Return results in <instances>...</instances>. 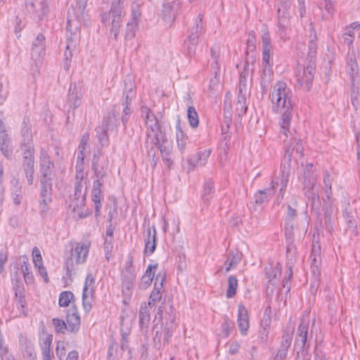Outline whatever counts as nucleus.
Instances as JSON below:
<instances>
[{
    "label": "nucleus",
    "mask_w": 360,
    "mask_h": 360,
    "mask_svg": "<svg viewBox=\"0 0 360 360\" xmlns=\"http://www.w3.org/2000/svg\"><path fill=\"white\" fill-rule=\"evenodd\" d=\"M246 72L244 70L240 76V81L238 84V93L240 94H248V88L247 84Z\"/></svg>",
    "instance_id": "nucleus-49"
},
{
    "label": "nucleus",
    "mask_w": 360,
    "mask_h": 360,
    "mask_svg": "<svg viewBox=\"0 0 360 360\" xmlns=\"http://www.w3.org/2000/svg\"><path fill=\"white\" fill-rule=\"evenodd\" d=\"M32 58L36 65L41 63V59L45 55V46H38L32 47Z\"/></svg>",
    "instance_id": "nucleus-37"
},
{
    "label": "nucleus",
    "mask_w": 360,
    "mask_h": 360,
    "mask_svg": "<svg viewBox=\"0 0 360 360\" xmlns=\"http://www.w3.org/2000/svg\"><path fill=\"white\" fill-rule=\"evenodd\" d=\"M117 110L114 107L103 119V127L107 129L112 130L117 127Z\"/></svg>",
    "instance_id": "nucleus-29"
},
{
    "label": "nucleus",
    "mask_w": 360,
    "mask_h": 360,
    "mask_svg": "<svg viewBox=\"0 0 360 360\" xmlns=\"http://www.w3.org/2000/svg\"><path fill=\"white\" fill-rule=\"evenodd\" d=\"M214 191V183L211 179H209L204 184L203 193L202 195L205 203H209Z\"/></svg>",
    "instance_id": "nucleus-34"
},
{
    "label": "nucleus",
    "mask_w": 360,
    "mask_h": 360,
    "mask_svg": "<svg viewBox=\"0 0 360 360\" xmlns=\"http://www.w3.org/2000/svg\"><path fill=\"white\" fill-rule=\"evenodd\" d=\"M146 302L141 304L139 313V323L141 332L143 335H146L148 332V327L150 321V310Z\"/></svg>",
    "instance_id": "nucleus-18"
},
{
    "label": "nucleus",
    "mask_w": 360,
    "mask_h": 360,
    "mask_svg": "<svg viewBox=\"0 0 360 360\" xmlns=\"http://www.w3.org/2000/svg\"><path fill=\"white\" fill-rule=\"evenodd\" d=\"M39 167L40 168L53 169L54 163L51 161L47 150L41 148L39 153Z\"/></svg>",
    "instance_id": "nucleus-32"
},
{
    "label": "nucleus",
    "mask_w": 360,
    "mask_h": 360,
    "mask_svg": "<svg viewBox=\"0 0 360 360\" xmlns=\"http://www.w3.org/2000/svg\"><path fill=\"white\" fill-rule=\"evenodd\" d=\"M315 318L310 319L309 314L304 315L296 331L295 347L300 351H307L313 338Z\"/></svg>",
    "instance_id": "nucleus-4"
},
{
    "label": "nucleus",
    "mask_w": 360,
    "mask_h": 360,
    "mask_svg": "<svg viewBox=\"0 0 360 360\" xmlns=\"http://www.w3.org/2000/svg\"><path fill=\"white\" fill-rule=\"evenodd\" d=\"M158 147V149L160 151L162 157V160L167 164L168 167L172 164V160L169 158L170 153L172 152V145L167 141L164 135V141L160 143H152Z\"/></svg>",
    "instance_id": "nucleus-25"
},
{
    "label": "nucleus",
    "mask_w": 360,
    "mask_h": 360,
    "mask_svg": "<svg viewBox=\"0 0 360 360\" xmlns=\"http://www.w3.org/2000/svg\"><path fill=\"white\" fill-rule=\"evenodd\" d=\"M359 24L356 22L352 23L349 26L345 28V32L346 34L349 36H352L355 38L356 34V31H358Z\"/></svg>",
    "instance_id": "nucleus-59"
},
{
    "label": "nucleus",
    "mask_w": 360,
    "mask_h": 360,
    "mask_svg": "<svg viewBox=\"0 0 360 360\" xmlns=\"http://www.w3.org/2000/svg\"><path fill=\"white\" fill-rule=\"evenodd\" d=\"M292 338V330L289 328L286 329L282 338L281 347L288 349L291 345Z\"/></svg>",
    "instance_id": "nucleus-47"
},
{
    "label": "nucleus",
    "mask_w": 360,
    "mask_h": 360,
    "mask_svg": "<svg viewBox=\"0 0 360 360\" xmlns=\"http://www.w3.org/2000/svg\"><path fill=\"white\" fill-rule=\"evenodd\" d=\"M135 85L131 80L129 79L127 81H124V94L125 96L124 101H131V100L135 97L134 92Z\"/></svg>",
    "instance_id": "nucleus-36"
},
{
    "label": "nucleus",
    "mask_w": 360,
    "mask_h": 360,
    "mask_svg": "<svg viewBox=\"0 0 360 360\" xmlns=\"http://www.w3.org/2000/svg\"><path fill=\"white\" fill-rule=\"evenodd\" d=\"M86 182L75 181V191L72 199L74 210L75 209L76 207H79L84 205V202L86 200Z\"/></svg>",
    "instance_id": "nucleus-15"
},
{
    "label": "nucleus",
    "mask_w": 360,
    "mask_h": 360,
    "mask_svg": "<svg viewBox=\"0 0 360 360\" xmlns=\"http://www.w3.org/2000/svg\"><path fill=\"white\" fill-rule=\"evenodd\" d=\"M91 243L89 241L77 243L71 249L70 256L64 262V268L67 275H71L75 270V266L86 262L89 255Z\"/></svg>",
    "instance_id": "nucleus-5"
},
{
    "label": "nucleus",
    "mask_w": 360,
    "mask_h": 360,
    "mask_svg": "<svg viewBox=\"0 0 360 360\" xmlns=\"http://www.w3.org/2000/svg\"><path fill=\"white\" fill-rule=\"evenodd\" d=\"M211 149H205L193 155L188 160L193 167H202L205 166L211 154Z\"/></svg>",
    "instance_id": "nucleus-21"
},
{
    "label": "nucleus",
    "mask_w": 360,
    "mask_h": 360,
    "mask_svg": "<svg viewBox=\"0 0 360 360\" xmlns=\"http://www.w3.org/2000/svg\"><path fill=\"white\" fill-rule=\"evenodd\" d=\"M53 335L43 333L39 338V346L41 351L42 360H53L54 356L51 352Z\"/></svg>",
    "instance_id": "nucleus-16"
},
{
    "label": "nucleus",
    "mask_w": 360,
    "mask_h": 360,
    "mask_svg": "<svg viewBox=\"0 0 360 360\" xmlns=\"http://www.w3.org/2000/svg\"><path fill=\"white\" fill-rule=\"evenodd\" d=\"M56 355L62 359L65 355V347L63 342H58L56 347Z\"/></svg>",
    "instance_id": "nucleus-63"
},
{
    "label": "nucleus",
    "mask_w": 360,
    "mask_h": 360,
    "mask_svg": "<svg viewBox=\"0 0 360 360\" xmlns=\"http://www.w3.org/2000/svg\"><path fill=\"white\" fill-rule=\"evenodd\" d=\"M314 75V68L309 65L303 70L302 75L300 76L298 80L302 86H304L307 91L310 90Z\"/></svg>",
    "instance_id": "nucleus-24"
},
{
    "label": "nucleus",
    "mask_w": 360,
    "mask_h": 360,
    "mask_svg": "<svg viewBox=\"0 0 360 360\" xmlns=\"http://www.w3.org/2000/svg\"><path fill=\"white\" fill-rule=\"evenodd\" d=\"M271 80V70L263 69V73L261 79V86L262 89H266Z\"/></svg>",
    "instance_id": "nucleus-50"
},
{
    "label": "nucleus",
    "mask_w": 360,
    "mask_h": 360,
    "mask_svg": "<svg viewBox=\"0 0 360 360\" xmlns=\"http://www.w3.org/2000/svg\"><path fill=\"white\" fill-rule=\"evenodd\" d=\"M75 49V44H74L73 41L70 39H68L65 51L64 52V59L72 60V51Z\"/></svg>",
    "instance_id": "nucleus-55"
},
{
    "label": "nucleus",
    "mask_w": 360,
    "mask_h": 360,
    "mask_svg": "<svg viewBox=\"0 0 360 360\" xmlns=\"http://www.w3.org/2000/svg\"><path fill=\"white\" fill-rule=\"evenodd\" d=\"M40 195H52V179H40Z\"/></svg>",
    "instance_id": "nucleus-45"
},
{
    "label": "nucleus",
    "mask_w": 360,
    "mask_h": 360,
    "mask_svg": "<svg viewBox=\"0 0 360 360\" xmlns=\"http://www.w3.org/2000/svg\"><path fill=\"white\" fill-rule=\"evenodd\" d=\"M33 262L34 266H37L42 264V257L40 254L39 249L34 247L32 250Z\"/></svg>",
    "instance_id": "nucleus-60"
},
{
    "label": "nucleus",
    "mask_w": 360,
    "mask_h": 360,
    "mask_svg": "<svg viewBox=\"0 0 360 360\" xmlns=\"http://www.w3.org/2000/svg\"><path fill=\"white\" fill-rule=\"evenodd\" d=\"M107 129L105 127H98L97 131V138L100 142V143L103 146L106 145L108 143V136H107Z\"/></svg>",
    "instance_id": "nucleus-53"
},
{
    "label": "nucleus",
    "mask_w": 360,
    "mask_h": 360,
    "mask_svg": "<svg viewBox=\"0 0 360 360\" xmlns=\"http://www.w3.org/2000/svg\"><path fill=\"white\" fill-rule=\"evenodd\" d=\"M95 293V278L91 273L86 275L82 293V305L86 312L92 308V300Z\"/></svg>",
    "instance_id": "nucleus-8"
},
{
    "label": "nucleus",
    "mask_w": 360,
    "mask_h": 360,
    "mask_svg": "<svg viewBox=\"0 0 360 360\" xmlns=\"http://www.w3.org/2000/svg\"><path fill=\"white\" fill-rule=\"evenodd\" d=\"M348 73L350 76L352 94H355V88L357 89L360 86V76L359 68L354 53H349L347 59Z\"/></svg>",
    "instance_id": "nucleus-10"
},
{
    "label": "nucleus",
    "mask_w": 360,
    "mask_h": 360,
    "mask_svg": "<svg viewBox=\"0 0 360 360\" xmlns=\"http://www.w3.org/2000/svg\"><path fill=\"white\" fill-rule=\"evenodd\" d=\"M198 44V41L195 40V38L191 39L188 37L184 46V51L185 54L188 57L193 56L195 53Z\"/></svg>",
    "instance_id": "nucleus-33"
},
{
    "label": "nucleus",
    "mask_w": 360,
    "mask_h": 360,
    "mask_svg": "<svg viewBox=\"0 0 360 360\" xmlns=\"http://www.w3.org/2000/svg\"><path fill=\"white\" fill-rule=\"evenodd\" d=\"M181 2L179 0L163 4L162 15L165 20L171 22L180 13Z\"/></svg>",
    "instance_id": "nucleus-14"
},
{
    "label": "nucleus",
    "mask_w": 360,
    "mask_h": 360,
    "mask_svg": "<svg viewBox=\"0 0 360 360\" xmlns=\"http://www.w3.org/2000/svg\"><path fill=\"white\" fill-rule=\"evenodd\" d=\"M157 245V232L155 226L148 227L146 231V238L145 239L144 253L149 256L152 255L156 248Z\"/></svg>",
    "instance_id": "nucleus-17"
},
{
    "label": "nucleus",
    "mask_w": 360,
    "mask_h": 360,
    "mask_svg": "<svg viewBox=\"0 0 360 360\" xmlns=\"http://www.w3.org/2000/svg\"><path fill=\"white\" fill-rule=\"evenodd\" d=\"M131 105L130 101H124L122 103L123 105V110H122V122L124 127H126L127 122H128L129 115L131 112V109L129 108V105Z\"/></svg>",
    "instance_id": "nucleus-48"
},
{
    "label": "nucleus",
    "mask_w": 360,
    "mask_h": 360,
    "mask_svg": "<svg viewBox=\"0 0 360 360\" xmlns=\"http://www.w3.org/2000/svg\"><path fill=\"white\" fill-rule=\"evenodd\" d=\"M112 241L113 239L112 238H105L103 249L105 252V257L108 261H109L110 257H112V251L113 249Z\"/></svg>",
    "instance_id": "nucleus-52"
},
{
    "label": "nucleus",
    "mask_w": 360,
    "mask_h": 360,
    "mask_svg": "<svg viewBox=\"0 0 360 360\" xmlns=\"http://www.w3.org/2000/svg\"><path fill=\"white\" fill-rule=\"evenodd\" d=\"M272 109L281 115V133L288 136L292 118L293 101L292 90L284 82H276L270 94Z\"/></svg>",
    "instance_id": "nucleus-1"
},
{
    "label": "nucleus",
    "mask_w": 360,
    "mask_h": 360,
    "mask_svg": "<svg viewBox=\"0 0 360 360\" xmlns=\"http://www.w3.org/2000/svg\"><path fill=\"white\" fill-rule=\"evenodd\" d=\"M203 31V22H202V15L199 14L195 19V25L191 30L189 38L194 39L198 41L200 36L202 34Z\"/></svg>",
    "instance_id": "nucleus-31"
},
{
    "label": "nucleus",
    "mask_w": 360,
    "mask_h": 360,
    "mask_svg": "<svg viewBox=\"0 0 360 360\" xmlns=\"http://www.w3.org/2000/svg\"><path fill=\"white\" fill-rule=\"evenodd\" d=\"M49 1L41 0L39 3L36 4L34 1L26 3L27 11L34 17L42 19L44 16L49 12Z\"/></svg>",
    "instance_id": "nucleus-13"
},
{
    "label": "nucleus",
    "mask_w": 360,
    "mask_h": 360,
    "mask_svg": "<svg viewBox=\"0 0 360 360\" xmlns=\"http://www.w3.org/2000/svg\"><path fill=\"white\" fill-rule=\"evenodd\" d=\"M237 322L240 333L245 335L249 329V316L248 309L242 304L238 305Z\"/></svg>",
    "instance_id": "nucleus-20"
},
{
    "label": "nucleus",
    "mask_w": 360,
    "mask_h": 360,
    "mask_svg": "<svg viewBox=\"0 0 360 360\" xmlns=\"http://www.w3.org/2000/svg\"><path fill=\"white\" fill-rule=\"evenodd\" d=\"M262 51L269 50L273 51V46L271 45V40L269 32L267 30H264L262 37Z\"/></svg>",
    "instance_id": "nucleus-46"
},
{
    "label": "nucleus",
    "mask_w": 360,
    "mask_h": 360,
    "mask_svg": "<svg viewBox=\"0 0 360 360\" xmlns=\"http://www.w3.org/2000/svg\"><path fill=\"white\" fill-rule=\"evenodd\" d=\"M281 274V265L277 263L275 266L270 265L265 268V276L268 279V282L272 285H275L278 281Z\"/></svg>",
    "instance_id": "nucleus-26"
},
{
    "label": "nucleus",
    "mask_w": 360,
    "mask_h": 360,
    "mask_svg": "<svg viewBox=\"0 0 360 360\" xmlns=\"http://www.w3.org/2000/svg\"><path fill=\"white\" fill-rule=\"evenodd\" d=\"M81 95L76 90V85L70 84L68 101L70 108L75 109L79 106Z\"/></svg>",
    "instance_id": "nucleus-30"
},
{
    "label": "nucleus",
    "mask_w": 360,
    "mask_h": 360,
    "mask_svg": "<svg viewBox=\"0 0 360 360\" xmlns=\"http://www.w3.org/2000/svg\"><path fill=\"white\" fill-rule=\"evenodd\" d=\"M232 113L231 110L229 109H227L226 106V101H224V123H231L232 122Z\"/></svg>",
    "instance_id": "nucleus-62"
},
{
    "label": "nucleus",
    "mask_w": 360,
    "mask_h": 360,
    "mask_svg": "<svg viewBox=\"0 0 360 360\" xmlns=\"http://www.w3.org/2000/svg\"><path fill=\"white\" fill-rule=\"evenodd\" d=\"M270 307L265 309L263 318L261 321V329L259 333L262 338H266L269 334V330L271 323V319L270 316Z\"/></svg>",
    "instance_id": "nucleus-28"
},
{
    "label": "nucleus",
    "mask_w": 360,
    "mask_h": 360,
    "mask_svg": "<svg viewBox=\"0 0 360 360\" xmlns=\"http://www.w3.org/2000/svg\"><path fill=\"white\" fill-rule=\"evenodd\" d=\"M187 118L192 128H196L199 124V118L195 109L191 106L187 110Z\"/></svg>",
    "instance_id": "nucleus-41"
},
{
    "label": "nucleus",
    "mask_w": 360,
    "mask_h": 360,
    "mask_svg": "<svg viewBox=\"0 0 360 360\" xmlns=\"http://www.w3.org/2000/svg\"><path fill=\"white\" fill-rule=\"evenodd\" d=\"M52 323L54 326L55 330L58 333H65V330H68L67 323L62 319L53 318Z\"/></svg>",
    "instance_id": "nucleus-44"
},
{
    "label": "nucleus",
    "mask_w": 360,
    "mask_h": 360,
    "mask_svg": "<svg viewBox=\"0 0 360 360\" xmlns=\"http://www.w3.org/2000/svg\"><path fill=\"white\" fill-rule=\"evenodd\" d=\"M176 139L178 148L182 152L185 150L188 142V136L182 129L180 120L176 122Z\"/></svg>",
    "instance_id": "nucleus-27"
},
{
    "label": "nucleus",
    "mask_w": 360,
    "mask_h": 360,
    "mask_svg": "<svg viewBox=\"0 0 360 360\" xmlns=\"http://www.w3.org/2000/svg\"><path fill=\"white\" fill-rule=\"evenodd\" d=\"M296 210L290 205L288 206V212L285 218V235L287 240H291L293 238V219L296 216Z\"/></svg>",
    "instance_id": "nucleus-23"
},
{
    "label": "nucleus",
    "mask_w": 360,
    "mask_h": 360,
    "mask_svg": "<svg viewBox=\"0 0 360 360\" xmlns=\"http://www.w3.org/2000/svg\"><path fill=\"white\" fill-rule=\"evenodd\" d=\"M8 261V252L6 249L0 250V274L4 271V266Z\"/></svg>",
    "instance_id": "nucleus-58"
},
{
    "label": "nucleus",
    "mask_w": 360,
    "mask_h": 360,
    "mask_svg": "<svg viewBox=\"0 0 360 360\" xmlns=\"http://www.w3.org/2000/svg\"><path fill=\"white\" fill-rule=\"evenodd\" d=\"M221 52V47L219 44H215L211 49V57L213 61L214 62L217 68H219V59L220 58Z\"/></svg>",
    "instance_id": "nucleus-54"
},
{
    "label": "nucleus",
    "mask_w": 360,
    "mask_h": 360,
    "mask_svg": "<svg viewBox=\"0 0 360 360\" xmlns=\"http://www.w3.org/2000/svg\"><path fill=\"white\" fill-rule=\"evenodd\" d=\"M0 150L4 157L7 159L11 160L13 155V150L10 143H5L0 144Z\"/></svg>",
    "instance_id": "nucleus-56"
},
{
    "label": "nucleus",
    "mask_w": 360,
    "mask_h": 360,
    "mask_svg": "<svg viewBox=\"0 0 360 360\" xmlns=\"http://www.w3.org/2000/svg\"><path fill=\"white\" fill-rule=\"evenodd\" d=\"M165 281V275L158 274L155 278L154 287L150 293L148 303L146 304L148 307H151L155 305L157 302H159L162 300L163 293V283Z\"/></svg>",
    "instance_id": "nucleus-12"
},
{
    "label": "nucleus",
    "mask_w": 360,
    "mask_h": 360,
    "mask_svg": "<svg viewBox=\"0 0 360 360\" xmlns=\"http://www.w3.org/2000/svg\"><path fill=\"white\" fill-rule=\"evenodd\" d=\"M316 172L312 164H307L304 172V185L305 188L313 189L316 182Z\"/></svg>",
    "instance_id": "nucleus-22"
},
{
    "label": "nucleus",
    "mask_w": 360,
    "mask_h": 360,
    "mask_svg": "<svg viewBox=\"0 0 360 360\" xmlns=\"http://www.w3.org/2000/svg\"><path fill=\"white\" fill-rule=\"evenodd\" d=\"M274 195L270 188L259 190L255 195V202L256 204L261 205L269 200V198Z\"/></svg>",
    "instance_id": "nucleus-35"
},
{
    "label": "nucleus",
    "mask_w": 360,
    "mask_h": 360,
    "mask_svg": "<svg viewBox=\"0 0 360 360\" xmlns=\"http://www.w3.org/2000/svg\"><path fill=\"white\" fill-rule=\"evenodd\" d=\"M238 288V280L235 276H230L228 279V289L226 291V297H233L236 292Z\"/></svg>",
    "instance_id": "nucleus-39"
},
{
    "label": "nucleus",
    "mask_w": 360,
    "mask_h": 360,
    "mask_svg": "<svg viewBox=\"0 0 360 360\" xmlns=\"http://www.w3.org/2000/svg\"><path fill=\"white\" fill-rule=\"evenodd\" d=\"M21 270L24 276L25 281L27 283H32L34 281V276L30 269V264L24 261L21 265Z\"/></svg>",
    "instance_id": "nucleus-42"
},
{
    "label": "nucleus",
    "mask_w": 360,
    "mask_h": 360,
    "mask_svg": "<svg viewBox=\"0 0 360 360\" xmlns=\"http://www.w3.org/2000/svg\"><path fill=\"white\" fill-rule=\"evenodd\" d=\"M137 26V20L136 17H133L132 22H128L127 25V31L125 37L132 39L135 35V27Z\"/></svg>",
    "instance_id": "nucleus-51"
},
{
    "label": "nucleus",
    "mask_w": 360,
    "mask_h": 360,
    "mask_svg": "<svg viewBox=\"0 0 360 360\" xmlns=\"http://www.w3.org/2000/svg\"><path fill=\"white\" fill-rule=\"evenodd\" d=\"M22 128L20 148L22 150V169L29 185L33 184L34 172V148L30 127L24 122Z\"/></svg>",
    "instance_id": "nucleus-3"
},
{
    "label": "nucleus",
    "mask_w": 360,
    "mask_h": 360,
    "mask_svg": "<svg viewBox=\"0 0 360 360\" xmlns=\"http://www.w3.org/2000/svg\"><path fill=\"white\" fill-rule=\"evenodd\" d=\"M324 192H325V195H326V197L327 199L323 200V207L326 209H328V208L330 207V206L333 203V200L331 198V195H332L331 187L324 188Z\"/></svg>",
    "instance_id": "nucleus-57"
},
{
    "label": "nucleus",
    "mask_w": 360,
    "mask_h": 360,
    "mask_svg": "<svg viewBox=\"0 0 360 360\" xmlns=\"http://www.w3.org/2000/svg\"><path fill=\"white\" fill-rule=\"evenodd\" d=\"M321 245L319 243H314L311 247V271L313 276L317 278L321 275Z\"/></svg>",
    "instance_id": "nucleus-11"
},
{
    "label": "nucleus",
    "mask_w": 360,
    "mask_h": 360,
    "mask_svg": "<svg viewBox=\"0 0 360 360\" xmlns=\"http://www.w3.org/2000/svg\"><path fill=\"white\" fill-rule=\"evenodd\" d=\"M141 115L144 117L147 128V142L160 143L164 141V133L161 130L157 117L147 106L141 107Z\"/></svg>",
    "instance_id": "nucleus-7"
},
{
    "label": "nucleus",
    "mask_w": 360,
    "mask_h": 360,
    "mask_svg": "<svg viewBox=\"0 0 360 360\" xmlns=\"http://www.w3.org/2000/svg\"><path fill=\"white\" fill-rule=\"evenodd\" d=\"M152 281L153 280L150 278V277L142 276L141 281L139 285V288L141 290H146L151 284Z\"/></svg>",
    "instance_id": "nucleus-61"
},
{
    "label": "nucleus",
    "mask_w": 360,
    "mask_h": 360,
    "mask_svg": "<svg viewBox=\"0 0 360 360\" xmlns=\"http://www.w3.org/2000/svg\"><path fill=\"white\" fill-rule=\"evenodd\" d=\"M272 51H262V68L271 70L273 61L271 58Z\"/></svg>",
    "instance_id": "nucleus-43"
},
{
    "label": "nucleus",
    "mask_w": 360,
    "mask_h": 360,
    "mask_svg": "<svg viewBox=\"0 0 360 360\" xmlns=\"http://www.w3.org/2000/svg\"><path fill=\"white\" fill-rule=\"evenodd\" d=\"M92 169L95 174V180L94 181L92 190V200L94 202L95 214L98 217L100 215V209L101 207V186L104 183V178L106 176L108 170V159L103 157L99 152L95 154L92 160Z\"/></svg>",
    "instance_id": "nucleus-2"
},
{
    "label": "nucleus",
    "mask_w": 360,
    "mask_h": 360,
    "mask_svg": "<svg viewBox=\"0 0 360 360\" xmlns=\"http://www.w3.org/2000/svg\"><path fill=\"white\" fill-rule=\"evenodd\" d=\"M124 1L114 0L112 4L109 13H104L101 15V21L106 23L108 21L110 24V34L114 39H117L120 28L122 22V15L124 13Z\"/></svg>",
    "instance_id": "nucleus-6"
},
{
    "label": "nucleus",
    "mask_w": 360,
    "mask_h": 360,
    "mask_svg": "<svg viewBox=\"0 0 360 360\" xmlns=\"http://www.w3.org/2000/svg\"><path fill=\"white\" fill-rule=\"evenodd\" d=\"M74 294L70 291H63L60 294L58 304L60 307H68L74 301Z\"/></svg>",
    "instance_id": "nucleus-38"
},
{
    "label": "nucleus",
    "mask_w": 360,
    "mask_h": 360,
    "mask_svg": "<svg viewBox=\"0 0 360 360\" xmlns=\"http://www.w3.org/2000/svg\"><path fill=\"white\" fill-rule=\"evenodd\" d=\"M89 139V134L88 133H85L82 136L81 141H80V143L78 146L79 151L82 150L83 152H85L86 143H87Z\"/></svg>",
    "instance_id": "nucleus-64"
},
{
    "label": "nucleus",
    "mask_w": 360,
    "mask_h": 360,
    "mask_svg": "<svg viewBox=\"0 0 360 360\" xmlns=\"http://www.w3.org/2000/svg\"><path fill=\"white\" fill-rule=\"evenodd\" d=\"M242 253L238 250L231 251L226 259V263L230 266H234L235 268L238 264L241 261Z\"/></svg>",
    "instance_id": "nucleus-40"
},
{
    "label": "nucleus",
    "mask_w": 360,
    "mask_h": 360,
    "mask_svg": "<svg viewBox=\"0 0 360 360\" xmlns=\"http://www.w3.org/2000/svg\"><path fill=\"white\" fill-rule=\"evenodd\" d=\"M290 176V165H283L281 168L279 175L275 177L271 182L270 189L271 191H274L276 188H279L278 198L283 199V192L288 185Z\"/></svg>",
    "instance_id": "nucleus-9"
},
{
    "label": "nucleus",
    "mask_w": 360,
    "mask_h": 360,
    "mask_svg": "<svg viewBox=\"0 0 360 360\" xmlns=\"http://www.w3.org/2000/svg\"><path fill=\"white\" fill-rule=\"evenodd\" d=\"M66 321L68 331H70L71 333H77L79 330L80 326V316L77 309L74 306L68 311L66 314Z\"/></svg>",
    "instance_id": "nucleus-19"
}]
</instances>
